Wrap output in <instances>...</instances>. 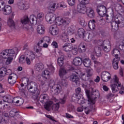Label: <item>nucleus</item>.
Returning <instances> with one entry per match:
<instances>
[{
	"label": "nucleus",
	"instance_id": "1",
	"mask_svg": "<svg viewBox=\"0 0 124 124\" xmlns=\"http://www.w3.org/2000/svg\"><path fill=\"white\" fill-rule=\"evenodd\" d=\"M27 89L29 93H33L32 96L33 99L38 101V95L40 94V91L37 88V84L35 82H31L30 84H28Z\"/></svg>",
	"mask_w": 124,
	"mask_h": 124
},
{
	"label": "nucleus",
	"instance_id": "2",
	"mask_svg": "<svg viewBox=\"0 0 124 124\" xmlns=\"http://www.w3.org/2000/svg\"><path fill=\"white\" fill-rule=\"evenodd\" d=\"M46 20L49 24H53L55 22L57 26H61V25H63V19L57 17L56 18L55 15L52 13L47 14L46 16Z\"/></svg>",
	"mask_w": 124,
	"mask_h": 124
},
{
	"label": "nucleus",
	"instance_id": "3",
	"mask_svg": "<svg viewBox=\"0 0 124 124\" xmlns=\"http://www.w3.org/2000/svg\"><path fill=\"white\" fill-rule=\"evenodd\" d=\"M92 90L91 93L88 90H85V93L88 98V104L93 105L94 104V100L96 99L99 96V92L98 91L93 90V89H92Z\"/></svg>",
	"mask_w": 124,
	"mask_h": 124
},
{
	"label": "nucleus",
	"instance_id": "4",
	"mask_svg": "<svg viewBox=\"0 0 124 124\" xmlns=\"http://www.w3.org/2000/svg\"><path fill=\"white\" fill-rule=\"evenodd\" d=\"M38 102L40 101L41 103L44 105L45 108L47 111H50L51 106L53 104V102L52 101H49V97L47 94H42L40 96L39 98H38V101L36 100Z\"/></svg>",
	"mask_w": 124,
	"mask_h": 124
},
{
	"label": "nucleus",
	"instance_id": "5",
	"mask_svg": "<svg viewBox=\"0 0 124 124\" xmlns=\"http://www.w3.org/2000/svg\"><path fill=\"white\" fill-rule=\"evenodd\" d=\"M21 23L22 25H27L30 23L31 25L35 26L37 24V18L34 16H31L29 18V16H25L21 19Z\"/></svg>",
	"mask_w": 124,
	"mask_h": 124
},
{
	"label": "nucleus",
	"instance_id": "6",
	"mask_svg": "<svg viewBox=\"0 0 124 124\" xmlns=\"http://www.w3.org/2000/svg\"><path fill=\"white\" fill-rule=\"evenodd\" d=\"M96 11L101 17H107L106 20H109L108 17L109 15H107V8L103 5H99L96 7Z\"/></svg>",
	"mask_w": 124,
	"mask_h": 124
},
{
	"label": "nucleus",
	"instance_id": "7",
	"mask_svg": "<svg viewBox=\"0 0 124 124\" xmlns=\"http://www.w3.org/2000/svg\"><path fill=\"white\" fill-rule=\"evenodd\" d=\"M3 72L4 73V75H8L9 77L8 78V82L9 84H10V85H14L15 83H16V79H18V76L17 75L12 73V71L11 69H4V71H3ZM13 77H15L16 79L15 80H13V81H11V80H12V78Z\"/></svg>",
	"mask_w": 124,
	"mask_h": 124
},
{
	"label": "nucleus",
	"instance_id": "8",
	"mask_svg": "<svg viewBox=\"0 0 124 124\" xmlns=\"http://www.w3.org/2000/svg\"><path fill=\"white\" fill-rule=\"evenodd\" d=\"M55 83L50 82L49 83V87H50L51 88V92L52 93V94H54V95H58L59 93L62 91V86H61V84H54Z\"/></svg>",
	"mask_w": 124,
	"mask_h": 124
},
{
	"label": "nucleus",
	"instance_id": "9",
	"mask_svg": "<svg viewBox=\"0 0 124 124\" xmlns=\"http://www.w3.org/2000/svg\"><path fill=\"white\" fill-rule=\"evenodd\" d=\"M65 74H66V70L65 69L61 68L59 70V76L62 79L60 82L61 85L63 87H67L68 86V82L65 79Z\"/></svg>",
	"mask_w": 124,
	"mask_h": 124
},
{
	"label": "nucleus",
	"instance_id": "10",
	"mask_svg": "<svg viewBox=\"0 0 124 124\" xmlns=\"http://www.w3.org/2000/svg\"><path fill=\"white\" fill-rule=\"evenodd\" d=\"M19 51L18 50V48L15 47L13 49H6L4 50L1 53V55H5V56H7V57H16L17 54H18Z\"/></svg>",
	"mask_w": 124,
	"mask_h": 124
},
{
	"label": "nucleus",
	"instance_id": "11",
	"mask_svg": "<svg viewBox=\"0 0 124 124\" xmlns=\"http://www.w3.org/2000/svg\"><path fill=\"white\" fill-rule=\"evenodd\" d=\"M100 42H103L102 40H99L97 41V44L98 46L94 47L95 54L98 58L102 56V49H103V46L104 44H101Z\"/></svg>",
	"mask_w": 124,
	"mask_h": 124
},
{
	"label": "nucleus",
	"instance_id": "12",
	"mask_svg": "<svg viewBox=\"0 0 124 124\" xmlns=\"http://www.w3.org/2000/svg\"><path fill=\"white\" fill-rule=\"evenodd\" d=\"M101 44H104L103 48L102 50L106 52V53H108V52H110L111 50V44H110V42L108 40L103 41V42H100Z\"/></svg>",
	"mask_w": 124,
	"mask_h": 124
},
{
	"label": "nucleus",
	"instance_id": "13",
	"mask_svg": "<svg viewBox=\"0 0 124 124\" xmlns=\"http://www.w3.org/2000/svg\"><path fill=\"white\" fill-rule=\"evenodd\" d=\"M77 10L78 12H79V13L85 14L87 11V9H86V4L80 2V3L77 5Z\"/></svg>",
	"mask_w": 124,
	"mask_h": 124
},
{
	"label": "nucleus",
	"instance_id": "14",
	"mask_svg": "<svg viewBox=\"0 0 124 124\" xmlns=\"http://www.w3.org/2000/svg\"><path fill=\"white\" fill-rule=\"evenodd\" d=\"M111 79V75L108 72H103L101 75V79L103 82H108Z\"/></svg>",
	"mask_w": 124,
	"mask_h": 124
},
{
	"label": "nucleus",
	"instance_id": "15",
	"mask_svg": "<svg viewBox=\"0 0 124 124\" xmlns=\"http://www.w3.org/2000/svg\"><path fill=\"white\" fill-rule=\"evenodd\" d=\"M19 111H17L16 108H13L10 111L9 115L10 117L15 118V119H18L20 118V114H19Z\"/></svg>",
	"mask_w": 124,
	"mask_h": 124
},
{
	"label": "nucleus",
	"instance_id": "16",
	"mask_svg": "<svg viewBox=\"0 0 124 124\" xmlns=\"http://www.w3.org/2000/svg\"><path fill=\"white\" fill-rule=\"evenodd\" d=\"M14 17V15L13 13L12 14L11 16L10 17L9 20H8V26L13 29V30H16V26H15V23L13 21V18Z\"/></svg>",
	"mask_w": 124,
	"mask_h": 124
},
{
	"label": "nucleus",
	"instance_id": "17",
	"mask_svg": "<svg viewBox=\"0 0 124 124\" xmlns=\"http://www.w3.org/2000/svg\"><path fill=\"white\" fill-rule=\"evenodd\" d=\"M83 62V58L79 57H77L74 59L73 62L74 65L76 66H80L82 64Z\"/></svg>",
	"mask_w": 124,
	"mask_h": 124
},
{
	"label": "nucleus",
	"instance_id": "18",
	"mask_svg": "<svg viewBox=\"0 0 124 124\" xmlns=\"http://www.w3.org/2000/svg\"><path fill=\"white\" fill-rule=\"evenodd\" d=\"M79 77L76 74H73L70 76V80L73 82V83H75L76 85L79 84Z\"/></svg>",
	"mask_w": 124,
	"mask_h": 124
},
{
	"label": "nucleus",
	"instance_id": "19",
	"mask_svg": "<svg viewBox=\"0 0 124 124\" xmlns=\"http://www.w3.org/2000/svg\"><path fill=\"white\" fill-rule=\"evenodd\" d=\"M63 50L65 52H70L73 49L72 44L67 43L62 46Z\"/></svg>",
	"mask_w": 124,
	"mask_h": 124
},
{
	"label": "nucleus",
	"instance_id": "20",
	"mask_svg": "<svg viewBox=\"0 0 124 124\" xmlns=\"http://www.w3.org/2000/svg\"><path fill=\"white\" fill-rule=\"evenodd\" d=\"M2 11L5 12V15H9L12 13V8L9 5H6L2 9Z\"/></svg>",
	"mask_w": 124,
	"mask_h": 124
},
{
	"label": "nucleus",
	"instance_id": "21",
	"mask_svg": "<svg viewBox=\"0 0 124 124\" xmlns=\"http://www.w3.org/2000/svg\"><path fill=\"white\" fill-rule=\"evenodd\" d=\"M121 61V58H114L112 61V66L114 69L117 70L119 69V62Z\"/></svg>",
	"mask_w": 124,
	"mask_h": 124
},
{
	"label": "nucleus",
	"instance_id": "22",
	"mask_svg": "<svg viewBox=\"0 0 124 124\" xmlns=\"http://www.w3.org/2000/svg\"><path fill=\"white\" fill-rule=\"evenodd\" d=\"M82 63L85 67H90L92 65V61L89 58L82 59Z\"/></svg>",
	"mask_w": 124,
	"mask_h": 124
},
{
	"label": "nucleus",
	"instance_id": "23",
	"mask_svg": "<svg viewBox=\"0 0 124 124\" xmlns=\"http://www.w3.org/2000/svg\"><path fill=\"white\" fill-rule=\"evenodd\" d=\"M1 57H2L3 59H7L5 63L6 64H10L11 62H12V61H13V58L9 56H7L5 55L1 54Z\"/></svg>",
	"mask_w": 124,
	"mask_h": 124
},
{
	"label": "nucleus",
	"instance_id": "24",
	"mask_svg": "<svg viewBox=\"0 0 124 124\" xmlns=\"http://www.w3.org/2000/svg\"><path fill=\"white\" fill-rule=\"evenodd\" d=\"M34 68L36 71H42L44 69V65L42 63H37L35 65Z\"/></svg>",
	"mask_w": 124,
	"mask_h": 124
},
{
	"label": "nucleus",
	"instance_id": "25",
	"mask_svg": "<svg viewBox=\"0 0 124 124\" xmlns=\"http://www.w3.org/2000/svg\"><path fill=\"white\" fill-rule=\"evenodd\" d=\"M34 51L37 53L36 56L38 58H39V57H41V48H40V46H38L37 45L34 46Z\"/></svg>",
	"mask_w": 124,
	"mask_h": 124
},
{
	"label": "nucleus",
	"instance_id": "26",
	"mask_svg": "<svg viewBox=\"0 0 124 124\" xmlns=\"http://www.w3.org/2000/svg\"><path fill=\"white\" fill-rule=\"evenodd\" d=\"M49 32L52 35H57V34L58 33V30H57V28H54L53 26L49 28Z\"/></svg>",
	"mask_w": 124,
	"mask_h": 124
},
{
	"label": "nucleus",
	"instance_id": "27",
	"mask_svg": "<svg viewBox=\"0 0 124 124\" xmlns=\"http://www.w3.org/2000/svg\"><path fill=\"white\" fill-rule=\"evenodd\" d=\"M37 31L39 34H43L45 30L44 29V26L41 24L39 25L37 28Z\"/></svg>",
	"mask_w": 124,
	"mask_h": 124
},
{
	"label": "nucleus",
	"instance_id": "28",
	"mask_svg": "<svg viewBox=\"0 0 124 124\" xmlns=\"http://www.w3.org/2000/svg\"><path fill=\"white\" fill-rule=\"evenodd\" d=\"M3 99L5 102L12 103V99H13V97L10 96V95H6L3 97Z\"/></svg>",
	"mask_w": 124,
	"mask_h": 124
},
{
	"label": "nucleus",
	"instance_id": "29",
	"mask_svg": "<svg viewBox=\"0 0 124 124\" xmlns=\"http://www.w3.org/2000/svg\"><path fill=\"white\" fill-rule=\"evenodd\" d=\"M95 23L94 19L89 21L88 26L90 30H94V29H95Z\"/></svg>",
	"mask_w": 124,
	"mask_h": 124
},
{
	"label": "nucleus",
	"instance_id": "30",
	"mask_svg": "<svg viewBox=\"0 0 124 124\" xmlns=\"http://www.w3.org/2000/svg\"><path fill=\"white\" fill-rule=\"evenodd\" d=\"M85 109V113L86 114H87V115L89 114L90 113V112H91V110L89 109V108H87V107H84L83 106H82V107H79L77 109V111L78 112H82L83 111V109Z\"/></svg>",
	"mask_w": 124,
	"mask_h": 124
},
{
	"label": "nucleus",
	"instance_id": "31",
	"mask_svg": "<svg viewBox=\"0 0 124 124\" xmlns=\"http://www.w3.org/2000/svg\"><path fill=\"white\" fill-rule=\"evenodd\" d=\"M117 23L118 24V27L120 28H124V18L122 17H119L117 20Z\"/></svg>",
	"mask_w": 124,
	"mask_h": 124
},
{
	"label": "nucleus",
	"instance_id": "32",
	"mask_svg": "<svg viewBox=\"0 0 124 124\" xmlns=\"http://www.w3.org/2000/svg\"><path fill=\"white\" fill-rule=\"evenodd\" d=\"M119 54H120V51L116 48H114L112 52V56H114L115 57V59H121V58L119 57Z\"/></svg>",
	"mask_w": 124,
	"mask_h": 124
},
{
	"label": "nucleus",
	"instance_id": "33",
	"mask_svg": "<svg viewBox=\"0 0 124 124\" xmlns=\"http://www.w3.org/2000/svg\"><path fill=\"white\" fill-rule=\"evenodd\" d=\"M85 34V30L83 28L79 29L78 31V35L80 38L84 37Z\"/></svg>",
	"mask_w": 124,
	"mask_h": 124
},
{
	"label": "nucleus",
	"instance_id": "34",
	"mask_svg": "<svg viewBox=\"0 0 124 124\" xmlns=\"http://www.w3.org/2000/svg\"><path fill=\"white\" fill-rule=\"evenodd\" d=\"M110 87H111L112 92L113 93H117L118 91H119V85L116 84H113L110 85Z\"/></svg>",
	"mask_w": 124,
	"mask_h": 124
},
{
	"label": "nucleus",
	"instance_id": "35",
	"mask_svg": "<svg viewBox=\"0 0 124 124\" xmlns=\"http://www.w3.org/2000/svg\"><path fill=\"white\" fill-rule=\"evenodd\" d=\"M64 60V57L62 56L61 57H59L57 59L58 65L60 66H62L63 65V61Z\"/></svg>",
	"mask_w": 124,
	"mask_h": 124
},
{
	"label": "nucleus",
	"instance_id": "36",
	"mask_svg": "<svg viewBox=\"0 0 124 124\" xmlns=\"http://www.w3.org/2000/svg\"><path fill=\"white\" fill-rule=\"evenodd\" d=\"M87 15L88 16L90 17V18H93L94 17H95V14H94V11L92 8L90 9L89 12L87 13Z\"/></svg>",
	"mask_w": 124,
	"mask_h": 124
},
{
	"label": "nucleus",
	"instance_id": "37",
	"mask_svg": "<svg viewBox=\"0 0 124 124\" xmlns=\"http://www.w3.org/2000/svg\"><path fill=\"white\" fill-rule=\"evenodd\" d=\"M57 4L55 3H51L50 5L48 7V9L50 11H55L56 10V5Z\"/></svg>",
	"mask_w": 124,
	"mask_h": 124
},
{
	"label": "nucleus",
	"instance_id": "38",
	"mask_svg": "<svg viewBox=\"0 0 124 124\" xmlns=\"http://www.w3.org/2000/svg\"><path fill=\"white\" fill-rule=\"evenodd\" d=\"M49 76H50V72H49V71L46 70L43 73V77L44 78L47 79V78H49Z\"/></svg>",
	"mask_w": 124,
	"mask_h": 124
},
{
	"label": "nucleus",
	"instance_id": "39",
	"mask_svg": "<svg viewBox=\"0 0 124 124\" xmlns=\"http://www.w3.org/2000/svg\"><path fill=\"white\" fill-rule=\"evenodd\" d=\"M111 27L114 30H118V28H119V24H118L117 20L111 22Z\"/></svg>",
	"mask_w": 124,
	"mask_h": 124
},
{
	"label": "nucleus",
	"instance_id": "40",
	"mask_svg": "<svg viewBox=\"0 0 124 124\" xmlns=\"http://www.w3.org/2000/svg\"><path fill=\"white\" fill-rule=\"evenodd\" d=\"M79 22L80 25L82 26V27H86L87 26V22H85V19L83 17H80L79 19Z\"/></svg>",
	"mask_w": 124,
	"mask_h": 124
},
{
	"label": "nucleus",
	"instance_id": "41",
	"mask_svg": "<svg viewBox=\"0 0 124 124\" xmlns=\"http://www.w3.org/2000/svg\"><path fill=\"white\" fill-rule=\"evenodd\" d=\"M19 9L21 10H27L28 9V7H27V4H25L23 3H20L18 6Z\"/></svg>",
	"mask_w": 124,
	"mask_h": 124
},
{
	"label": "nucleus",
	"instance_id": "42",
	"mask_svg": "<svg viewBox=\"0 0 124 124\" xmlns=\"http://www.w3.org/2000/svg\"><path fill=\"white\" fill-rule=\"evenodd\" d=\"M71 21V20L70 19V18L68 17H66L64 19H63V25H65V26H66V25H69Z\"/></svg>",
	"mask_w": 124,
	"mask_h": 124
},
{
	"label": "nucleus",
	"instance_id": "43",
	"mask_svg": "<svg viewBox=\"0 0 124 124\" xmlns=\"http://www.w3.org/2000/svg\"><path fill=\"white\" fill-rule=\"evenodd\" d=\"M67 33L69 34V35L73 34V33H74V29H73V28L68 27L67 30Z\"/></svg>",
	"mask_w": 124,
	"mask_h": 124
},
{
	"label": "nucleus",
	"instance_id": "44",
	"mask_svg": "<svg viewBox=\"0 0 124 124\" xmlns=\"http://www.w3.org/2000/svg\"><path fill=\"white\" fill-rule=\"evenodd\" d=\"M59 108H60V104L59 103H56V104L53 105L52 107V109L53 111H58Z\"/></svg>",
	"mask_w": 124,
	"mask_h": 124
},
{
	"label": "nucleus",
	"instance_id": "45",
	"mask_svg": "<svg viewBox=\"0 0 124 124\" xmlns=\"http://www.w3.org/2000/svg\"><path fill=\"white\" fill-rule=\"evenodd\" d=\"M72 100L75 102L76 101H79L80 98H78V94H74L73 96H72Z\"/></svg>",
	"mask_w": 124,
	"mask_h": 124
},
{
	"label": "nucleus",
	"instance_id": "46",
	"mask_svg": "<svg viewBox=\"0 0 124 124\" xmlns=\"http://www.w3.org/2000/svg\"><path fill=\"white\" fill-rule=\"evenodd\" d=\"M62 38L65 42H68L69 41V39H68V36L65 33L62 34Z\"/></svg>",
	"mask_w": 124,
	"mask_h": 124
},
{
	"label": "nucleus",
	"instance_id": "47",
	"mask_svg": "<svg viewBox=\"0 0 124 124\" xmlns=\"http://www.w3.org/2000/svg\"><path fill=\"white\" fill-rule=\"evenodd\" d=\"M5 101L3 99L0 101V109H5Z\"/></svg>",
	"mask_w": 124,
	"mask_h": 124
},
{
	"label": "nucleus",
	"instance_id": "48",
	"mask_svg": "<svg viewBox=\"0 0 124 124\" xmlns=\"http://www.w3.org/2000/svg\"><path fill=\"white\" fill-rule=\"evenodd\" d=\"M81 79L83 81H88L89 80V77L85 73L81 74Z\"/></svg>",
	"mask_w": 124,
	"mask_h": 124
},
{
	"label": "nucleus",
	"instance_id": "49",
	"mask_svg": "<svg viewBox=\"0 0 124 124\" xmlns=\"http://www.w3.org/2000/svg\"><path fill=\"white\" fill-rule=\"evenodd\" d=\"M4 69H6V68L2 67L1 69H0V77H1V79H2V78L5 76V75L3 76L4 74V72H3L4 71Z\"/></svg>",
	"mask_w": 124,
	"mask_h": 124
},
{
	"label": "nucleus",
	"instance_id": "50",
	"mask_svg": "<svg viewBox=\"0 0 124 124\" xmlns=\"http://www.w3.org/2000/svg\"><path fill=\"white\" fill-rule=\"evenodd\" d=\"M85 41H88L89 38H90V34L89 33H86L83 35V37H82Z\"/></svg>",
	"mask_w": 124,
	"mask_h": 124
},
{
	"label": "nucleus",
	"instance_id": "51",
	"mask_svg": "<svg viewBox=\"0 0 124 124\" xmlns=\"http://www.w3.org/2000/svg\"><path fill=\"white\" fill-rule=\"evenodd\" d=\"M44 18V14L41 13L40 14H38L37 15V16L36 17L37 21L38 20V19H40L41 20H42Z\"/></svg>",
	"mask_w": 124,
	"mask_h": 124
},
{
	"label": "nucleus",
	"instance_id": "52",
	"mask_svg": "<svg viewBox=\"0 0 124 124\" xmlns=\"http://www.w3.org/2000/svg\"><path fill=\"white\" fill-rule=\"evenodd\" d=\"M66 101V97L64 96L62 99H61L59 101V103L60 104H64L65 103V101Z\"/></svg>",
	"mask_w": 124,
	"mask_h": 124
},
{
	"label": "nucleus",
	"instance_id": "53",
	"mask_svg": "<svg viewBox=\"0 0 124 124\" xmlns=\"http://www.w3.org/2000/svg\"><path fill=\"white\" fill-rule=\"evenodd\" d=\"M86 73L87 74V77H92V76H93V73L90 69L87 70Z\"/></svg>",
	"mask_w": 124,
	"mask_h": 124
},
{
	"label": "nucleus",
	"instance_id": "54",
	"mask_svg": "<svg viewBox=\"0 0 124 124\" xmlns=\"http://www.w3.org/2000/svg\"><path fill=\"white\" fill-rule=\"evenodd\" d=\"M68 3L70 6H73L75 4V0H68Z\"/></svg>",
	"mask_w": 124,
	"mask_h": 124
},
{
	"label": "nucleus",
	"instance_id": "55",
	"mask_svg": "<svg viewBox=\"0 0 124 124\" xmlns=\"http://www.w3.org/2000/svg\"><path fill=\"white\" fill-rule=\"evenodd\" d=\"M72 52L73 55H77V53H78V49L76 47H73V49H72Z\"/></svg>",
	"mask_w": 124,
	"mask_h": 124
},
{
	"label": "nucleus",
	"instance_id": "56",
	"mask_svg": "<svg viewBox=\"0 0 124 124\" xmlns=\"http://www.w3.org/2000/svg\"><path fill=\"white\" fill-rule=\"evenodd\" d=\"M80 2L83 4H89L90 3V0H79Z\"/></svg>",
	"mask_w": 124,
	"mask_h": 124
},
{
	"label": "nucleus",
	"instance_id": "57",
	"mask_svg": "<svg viewBox=\"0 0 124 124\" xmlns=\"http://www.w3.org/2000/svg\"><path fill=\"white\" fill-rule=\"evenodd\" d=\"M86 49L83 48L82 47H80V46H78V51L79 53H84L86 51Z\"/></svg>",
	"mask_w": 124,
	"mask_h": 124
},
{
	"label": "nucleus",
	"instance_id": "58",
	"mask_svg": "<svg viewBox=\"0 0 124 124\" xmlns=\"http://www.w3.org/2000/svg\"><path fill=\"white\" fill-rule=\"evenodd\" d=\"M68 109H69V111H72V110L74 109V106H73L72 104H69L68 105Z\"/></svg>",
	"mask_w": 124,
	"mask_h": 124
},
{
	"label": "nucleus",
	"instance_id": "59",
	"mask_svg": "<svg viewBox=\"0 0 124 124\" xmlns=\"http://www.w3.org/2000/svg\"><path fill=\"white\" fill-rule=\"evenodd\" d=\"M12 103H19V100H17V97H13V99L12 100Z\"/></svg>",
	"mask_w": 124,
	"mask_h": 124
},
{
	"label": "nucleus",
	"instance_id": "60",
	"mask_svg": "<svg viewBox=\"0 0 124 124\" xmlns=\"http://www.w3.org/2000/svg\"><path fill=\"white\" fill-rule=\"evenodd\" d=\"M113 96H115V94H113V93H109L107 95V97L108 98V99H109V98H111V97H113Z\"/></svg>",
	"mask_w": 124,
	"mask_h": 124
},
{
	"label": "nucleus",
	"instance_id": "61",
	"mask_svg": "<svg viewBox=\"0 0 124 124\" xmlns=\"http://www.w3.org/2000/svg\"><path fill=\"white\" fill-rule=\"evenodd\" d=\"M114 83H117V85H118V87H121V83L119 82V78L117 77H115L114 79Z\"/></svg>",
	"mask_w": 124,
	"mask_h": 124
},
{
	"label": "nucleus",
	"instance_id": "62",
	"mask_svg": "<svg viewBox=\"0 0 124 124\" xmlns=\"http://www.w3.org/2000/svg\"><path fill=\"white\" fill-rule=\"evenodd\" d=\"M78 46H79V47H82L84 49H87V47L86 46V43H81Z\"/></svg>",
	"mask_w": 124,
	"mask_h": 124
},
{
	"label": "nucleus",
	"instance_id": "63",
	"mask_svg": "<svg viewBox=\"0 0 124 124\" xmlns=\"http://www.w3.org/2000/svg\"><path fill=\"white\" fill-rule=\"evenodd\" d=\"M28 58L30 59L31 61H33L34 60V59H35V55H34L33 53H32Z\"/></svg>",
	"mask_w": 124,
	"mask_h": 124
},
{
	"label": "nucleus",
	"instance_id": "64",
	"mask_svg": "<svg viewBox=\"0 0 124 124\" xmlns=\"http://www.w3.org/2000/svg\"><path fill=\"white\" fill-rule=\"evenodd\" d=\"M0 124H6V121L5 118H2L1 121L0 122Z\"/></svg>",
	"mask_w": 124,
	"mask_h": 124
}]
</instances>
